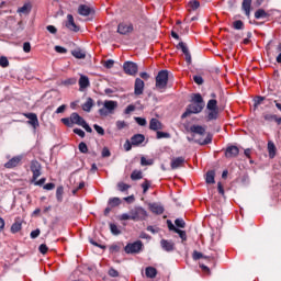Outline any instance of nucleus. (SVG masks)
I'll use <instances>...</instances> for the list:
<instances>
[{"mask_svg":"<svg viewBox=\"0 0 281 281\" xmlns=\"http://www.w3.org/2000/svg\"><path fill=\"white\" fill-rule=\"evenodd\" d=\"M241 8H243L246 16H250V14H251V0H243Z\"/></svg>","mask_w":281,"mask_h":281,"instance_id":"obj_20","label":"nucleus"},{"mask_svg":"<svg viewBox=\"0 0 281 281\" xmlns=\"http://www.w3.org/2000/svg\"><path fill=\"white\" fill-rule=\"evenodd\" d=\"M168 87V70H160L156 76V89L159 91Z\"/></svg>","mask_w":281,"mask_h":281,"instance_id":"obj_4","label":"nucleus"},{"mask_svg":"<svg viewBox=\"0 0 281 281\" xmlns=\"http://www.w3.org/2000/svg\"><path fill=\"white\" fill-rule=\"evenodd\" d=\"M123 70L127 76H137V71H139V67L134 61H125L123 64Z\"/></svg>","mask_w":281,"mask_h":281,"instance_id":"obj_7","label":"nucleus"},{"mask_svg":"<svg viewBox=\"0 0 281 281\" xmlns=\"http://www.w3.org/2000/svg\"><path fill=\"white\" fill-rule=\"evenodd\" d=\"M233 27H234V30H243V27H245V23H243L241 20H236L233 23Z\"/></svg>","mask_w":281,"mask_h":281,"instance_id":"obj_44","label":"nucleus"},{"mask_svg":"<svg viewBox=\"0 0 281 281\" xmlns=\"http://www.w3.org/2000/svg\"><path fill=\"white\" fill-rule=\"evenodd\" d=\"M186 164V158L183 156L171 159V170H177V168H183Z\"/></svg>","mask_w":281,"mask_h":281,"instance_id":"obj_13","label":"nucleus"},{"mask_svg":"<svg viewBox=\"0 0 281 281\" xmlns=\"http://www.w3.org/2000/svg\"><path fill=\"white\" fill-rule=\"evenodd\" d=\"M110 232L111 234H113V236H120V234H122V231L120 229V227H117L113 223L110 224Z\"/></svg>","mask_w":281,"mask_h":281,"instance_id":"obj_36","label":"nucleus"},{"mask_svg":"<svg viewBox=\"0 0 281 281\" xmlns=\"http://www.w3.org/2000/svg\"><path fill=\"white\" fill-rule=\"evenodd\" d=\"M95 11L93 10V8L87 5V4H80L78 7V14H80V16H89L91 14H93Z\"/></svg>","mask_w":281,"mask_h":281,"instance_id":"obj_12","label":"nucleus"},{"mask_svg":"<svg viewBox=\"0 0 281 281\" xmlns=\"http://www.w3.org/2000/svg\"><path fill=\"white\" fill-rule=\"evenodd\" d=\"M188 5L190 10H199V8L201 7V3L198 0H193V1H190Z\"/></svg>","mask_w":281,"mask_h":281,"instance_id":"obj_42","label":"nucleus"},{"mask_svg":"<svg viewBox=\"0 0 281 281\" xmlns=\"http://www.w3.org/2000/svg\"><path fill=\"white\" fill-rule=\"evenodd\" d=\"M24 117H26V120H29L26 122V124H29L30 126H32V128H34L36 131V128H38V126H41V124L38 123V115H36V113H24L23 114Z\"/></svg>","mask_w":281,"mask_h":281,"instance_id":"obj_9","label":"nucleus"},{"mask_svg":"<svg viewBox=\"0 0 281 281\" xmlns=\"http://www.w3.org/2000/svg\"><path fill=\"white\" fill-rule=\"evenodd\" d=\"M153 159H146L144 156L140 158V166H153Z\"/></svg>","mask_w":281,"mask_h":281,"instance_id":"obj_46","label":"nucleus"},{"mask_svg":"<svg viewBox=\"0 0 281 281\" xmlns=\"http://www.w3.org/2000/svg\"><path fill=\"white\" fill-rule=\"evenodd\" d=\"M146 139V136L144 134H135L131 137V142L133 146H139L140 144H144Z\"/></svg>","mask_w":281,"mask_h":281,"instance_id":"obj_18","label":"nucleus"},{"mask_svg":"<svg viewBox=\"0 0 281 281\" xmlns=\"http://www.w3.org/2000/svg\"><path fill=\"white\" fill-rule=\"evenodd\" d=\"M164 128V124L160 123L158 119H151L149 121V130L150 131H161Z\"/></svg>","mask_w":281,"mask_h":281,"instance_id":"obj_17","label":"nucleus"},{"mask_svg":"<svg viewBox=\"0 0 281 281\" xmlns=\"http://www.w3.org/2000/svg\"><path fill=\"white\" fill-rule=\"evenodd\" d=\"M120 249H121V247L117 244H113L112 246H110L111 254H117V252H120Z\"/></svg>","mask_w":281,"mask_h":281,"instance_id":"obj_55","label":"nucleus"},{"mask_svg":"<svg viewBox=\"0 0 281 281\" xmlns=\"http://www.w3.org/2000/svg\"><path fill=\"white\" fill-rule=\"evenodd\" d=\"M192 258L193 260H201V258H207V257H204L202 252L194 250L192 254Z\"/></svg>","mask_w":281,"mask_h":281,"instance_id":"obj_48","label":"nucleus"},{"mask_svg":"<svg viewBox=\"0 0 281 281\" xmlns=\"http://www.w3.org/2000/svg\"><path fill=\"white\" fill-rule=\"evenodd\" d=\"M156 137H157V139H170V133L158 131L156 133Z\"/></svg>","mask_w":281,"mask_h":281,"instance_id":"obj_37","label":"nucleus"},{"mask_svg":"<svg viewBox=\"0 0 281 281\" xmlns=\"http://www.w3.org/2000/svg\"><path fill=\"white\" fill-rule=\"evenodd\" d=\"M146 278H157V269L155 267H147L145 269Z\"/></svg>","mask_w":281,"mask_h":281,"instance_id":"obj_26","label":"nucleus"},{"mask_svg":"<svg viewBox=\"0 0 281 281\" xmlns=\"http://www.w3.org/2000/svg\"><path fill=\"white\" fill-rule=\"evenodd\" d=\"M79 151L82 153L83 155H87L89 153V147L87 146V143L81 142L78 146Z\"/></svg>","mask_w":281,"mask_h":281,"instance_id":"obj_40","label":"nucleus"},{"mask_svg":"<svg viewBox=\"0 0 281 281\" xmlns=\"http://www.w3.org/2000/svg\"><path fill=\"white\" fill-rule=\"evenodd\" d=\"M47 32H49L50 34H56L58 32V29H56V26L54 25H47L46 26Z\"/></svg>","mask_w":281,"mask_h":281,"instance_id":"obj_62","label":"nucleus"},{"mask_svg":"<svg viewBox=\"0 0 281 281\" xmlns=\"http://www.w3.org/2000/svg\"><path fill=\"white\" fill-rule=\"evenodd\" d=\"M203 109H205V101H203V97L201 93H193L191 94V104L187 106V110L181 117L184 120V117H188L189 115H196L201 113Z\"/></svg>","mask_w":281,"mask_h":281,"instance_id":"obj_1","label":"nucleus"},{"mask_svg":"<svg viewBox=\"0 0 281 281\" xmlns=\"http://www.w3.org/2000/svg\"><path fill=\"white\" fill-rule=\"evenodd\" d=\"M10 61L8 60V57H0V67H9Z\"/></svg>","mask_w":281,"mask_h":281,"instance_id":"obj_54","label":"nucleus"},{"mask_svg":"<svg viewBox=\"0 0 281 281\" xmlns=\"http://www.w3.org/2000/svg\"><path fill=\"white\" fill-rule=\"evenodd\" d=\"M238 153H240V149L233 145L226 148L225 157H227V159H232L234 157H238Z\"/></svg>","mask_w":281,"mask_h":281,"instance_id":"obj_15","label":"nucleus"},{"mask_svg":"<svg viewBox=\"0 0 281 281\" xmlns=\"http://www.w3.org/2000/svg\"><path fill=\"white\" fill-rule=\"evenodd\" d=\"M72 132L75 133V135H79V137L85 138L86 134L85 131H82L81 128H74Z\"/></svg>","mask_w":281,"mask_h":281,"instance_id":"obj_59","label":"nucleus"},{"mask_svg":"<svg viewBox=\"0 0 281 281\" xmlns=\"http://www.w3.org/2000/svg\"><path fill=\"white\" fill-rule=\"evenodd\" d=\"M195 144H200V146H207V144H212V135L207 134V136L205 137V139L201 140H194Z\"/></svg>","mask_w":281,"mask_h":281,"instance_id":"obj_34","label":"nucleus"},{"mask_svg":"<svg viewBox=\"0 0 281 281\" xmlns=\"http://www.w3.org/2000/svg\"><path fill=\"white\" fill-rule=\"evenodd\" d=\"M41 236V229L36 228L35 231L31 232V238H38Z\"/></svg>","mask_w":281,"mask_h":281,"instance_id":"obj_63","label":"nucleus"},{"mask_svg":"<svg viewBox=\"0 0 281 281\" xmlns=\"http://www.w3.org/2000/svg\"><path fill=\"white\" fill-rule=\"evenodd\" d=\"M21 159H23L21 156L11 158L8 162L4 164V168H16V166L21 164Z\"/></svg>","mask_w":281,"mask_h":281,"instance_id":"obj_19","label":"nucleus"},{"mask_svg":"<svg viewBox=\"0 0 281 281\" xmlns=\"http://www.w3.org/2000/svg\"><path fill=\"white\" fill-rule=\"evenodd\" d=\"M276 144L271 140L268 142V153H269V157L270 159H273V157H276Z\"/></svg>","mask_w":281,"mask_h":281,"instance_id":"obj_27","label":"nucleus"},{"mask_svg":"<svg viewBox=\"0 0 281 281\" xmlns=\"http://www.w3.org/2000/svg\"><path fill=\"white\" fill-rule=\"evenodd\" d=\"M142 247H144V244L142 243V240H137L127 244L124 248V251L125 254H139V251H142Z\"/></svg>","mask_w":281,"mask_h":281,"instance_id":"obj_6","label":"nucleus"},{"mask_svg":"<svg viewBox=\"0 0 281 281\" xmlns=\"http://www.w3.org/2000/svg\"><path fill=\"white\" fill-rule=\"evenodd\" d=\"M193 80H194L195 85H203V77H201V76H194Z\"/></svg>","mask_w":281,"mask_h":281,"instance_id":"obj_64","label":"nucleus"},{"mask_svg":"<svg viewBox=\"0 0 281 281\" xmlns=\"http://www.w3.org/2000/svg\"><path fill=\"white\" fill-rule=\"evenodd\" d=\"M160 247H162L164 251H175V241L168 239L160 240Z\"/></svg>","mask_w":281,"mask_h":281,"instance_id":"obj_14","label":"nucleus"},{"mask_svg":"<svg viewBox=\"0 0 281 281\" xmlns=\"http://www.w3.org/2000/svg\"><path fill=\"white\" fill-rule=\"evenodd\" d=\"M61 122L65 124V126H68V128L74 127V124H77V126H81L85 122V119L80 116V114L74 112L70 114V117H64L61 119Z\"/></svg>","mask_w":281,"mask_h":281,"instance_id":"obj_2","label":"nucleus"},{"mask_svg":"<svg viewBox=\"0 0 281 281\" xmlns=\"http://www.w3.org/2000/svg\"><path fill=\"white\" fill-rule=\"evenodd\" d=\"M91 109H93V99L88 98L87 102L82 105V110L86 111V113H90Z\"/></svg>","mask_w":281,"mask_h":281,"instance_id":"obj_28","label":"nucleus"},{"mask_svg":"<svg viewBox=\"0 0 281 281\" xmlns=\"http://www.w3.org/2000/svg\"><path fill=\"white\" fill-rule=\"evenodd\" d=\"M64 192H65V190L63 189V187H58L56 190V199L59 203L63 202Z\"/></svg>","mask_w":281,"mask_h":281,"instance_id":"obj_39","label":"nucleus"},{"mask_svg":"<svg viewBox=\"0 0 281 281\" xmlns=\"http://www.w3.org/2000/svg\"><path fill=\"white\" fill-rule=\"evenodd\" d=\"M89 85H90L89 77L81 75L80 79H79L80 91H82V89H87V87H89Z\"/></svg>","mask_w":281,"mask_h":281,"instance_id":"obj_22","label":"nucleus"},{"mask_svg":"<svg viewBox=\"0 0 281 281\" xmlns=\"http://www.w3.org/2000/svg\"><path fill=\"white\" fill-rule=\"evenodd\" d=\"M262 102H265V97H256V98H255V104H254V106H255V108L260 106V104H262Z\"/></svg>","mask_w":281,"mask_h":281,"instance_id":"obj_57","label":"nucleus"},{"mask_svg":"<svg viewBox=\"0 0 281 281\" xmlns=\"http://www.w3.org/2000/svg\"><path fill=\"white\" fill-rule=\"evenodd\" d=\"M117 188H119L120 192H126V190H128V188H131V186H128V184H126L124 182H120L117 184Z\"/></svg>","mask_w":281,"mask_h":281,"instance_id":"obj_49","label":"nucleus"},{"mask_svg":"<svg viewBox=\"0 0 281 281\" xmlns=\"http://www.w3.org/2000/svg\"><path fill=\"white\" fill-rule=\"evenodd\" d=\"M38 251H40V254H43V256H45V254H47V251H49V248L47 247V245L42 244L38 247Z\"/></svg>","mask_w":281,"mask_h":281,"instance_id":"obj_51","label":"nucleus"},{"mask_svg":"<svg viewBox=\"0 0 281 281\" xmlns=\"http://www.w3.org/2000/svg\"><path fill=\"white\" fill-rule=\"evenodd\" d=\"M175 225L176 227H180V229H186V221L183 218H177Z\"/></svg>","mask_w":281,"mask_h":281,"instance_id":"obj_43","label":"nucleus"},{"mask_svg":"<svg viewBox=\"0 0 281 281\" xmlns=\"http://www.w3.org/2000/svg\"><path fill=\"white\" fill-rule=\"evenodd\" d=\"M67 22H66V27H68V30H71V32H79L80 27H78V25H76V22L74 21V15L68 14L67 15Z\"/></svg>","mask_w":281,"mask_h":281,"instance_id":"obj_16","label":"nucleus"},{"mask_svg":"<svg viewBox=\"0 0 281 281\" xmlns=\"http://www.w3.org/2000/svg\"><path fill=\"white\" fill-rule=\"evenodd\" d=\"M218 119V110H211V112L207 115L209 122H212V120Z\"/></svg>","mask_w":281,"mask_h":281,"instance_id":"obj_38","label":"nucleus"},{"mask_svg":"<svg viewBox=\"0 0 281 281\" xmlns=\"http://www.w3.org/2000/svg\"><path fill=\"white\" fill-rule=\"evenodd\" d=\"M122 204V200H120V198H111L108 202V205L110 207H117V205Z\"/></svg>","mask_w":281,"mask_h":281,"instance_id":"obj_33","label":"nucleus"},{"mask_svg":"<svg viewBox=\"0 0 281 281\" xmlns=\"http://www.w3.org/2000/svg\"><path fill=\"white\" fill-rule=\"evenodd\" d=\"M116 128L122 131V128H126V123L124 121H116Z\"/></svg>","mask_w":281,"mask_h":281,"instance_id":"obj_60","label":"nucleus"},{"mask_svg":"<svg viewBox=\"0 0 281 281\" xmlns=\"http://www.w3.org/2000/svg\"><path fill=\"white\" fill-rule=\"evenodd\" d=\"M94 131L98 133V135L103 136L104 135V128L98 124L93 125Z\"/></svg>","mask_w":281,"mask_h":281,"instance_id":"obj_52","label":"nucleus"},{"mask_svg":"<svg viewBox=\"0 0 281 281\" xmlns=\"http://www.w3.org/2000/svg\"><path fill=\"white\" fill-rule=\"evenodd\" d=\"M134 120L138 124V126H146L147 124L146 119L144 117L136 116Z\"/></svg>","mask_w":281,"mask_h":281,"instance_id":"obj_50","label":"nucleus"},{"mask_svg":"<svg viewBox=\"0 0 281 281\" xmlns=\"http://www.w3.org/2000/svg\"><path fill=\"white\" fill-rule=\"evenodd\" d=\"M143 193L146 194L148 192V189L150 188V182L148 180H145L142 184Z\"/></svg>","mask_w":281,"mask_h":281,"instance_id":"obj_56","label":"nucleus"},{"mask_svg":"<svg viewBox=\"0 0 281 281\" xmlns=\"http://www.w3.org/2000/svg\"><path fill=\"white\" fill-rule=\"evenodd\" d=\"M217 104L218 102L216 101V99H211L207 102L206 109H209V111H218Z\"/></svg>","mask_w":281,"mask_h":281,"instance_id":"obj_30","label":"nucleus"},{"mask_svg":"<svg viewBox=\"0 0 281 281\" xmlns=\"http://www.w3.org/2000/svg\"><path fill=\"white\" fill-rule=\"evenodd\" d=\"M119 34H130V32H133V26H128L126 24H119L117 27Z\"/></svg>","mask_w":281,"mask_h":281,"instance_id":"obj_21","label":"nucleus"},{"mask_svg":"<svg viewBox=\"0 0 281 281\" xmlns=\"http://www.w3.org/2000/svg\"><path fill=\"white\" fill-rule=\"evenodd\" d=\"M108 273H109L110 278H119L120 277V272H117V270H115L114 268H111Z\"/></svg>","mask_w":281,"mask_h":281,"instance_id":"obj_58","label":"nucleus"},{"mask_svg":"<svg viewBox=\"0 0 281 281\" xmlns=\"http://www.w3.org/2000/svg\"><path fill=\"white\" fill-rule=\"evenodd\" d=\"M177 48L181 49V52L184 54L187 65H192V55L190 54V50L188 49L186 43L180 42Z\"/></svg>","mask_w":281,"mask_h":281,"instance_id":"obj_10","label":"nucleus"},{"mask_svg":"<svg viewBox=\"0 0 281 281\" xmlns=\"http://www.w3.org/2000/svg\"><path fill=\"white\" fill-rule=\"evenodd\" d=\"M115 109H117V101L105 100L103 102V108L99 110V114L106 117V115H112V113L115 112Z\"/></svg>","mask_w":281,"mask_h":281,"instance_id":"obj_3","label":"nucleus"},{"mask_svg":"<svg viewBox=\"0 0 281 281\" xmlns=\"http://www.w3.org/2000/svg\"><path fill=\"white\" fill-rule=\"evenodd\" d=\"M176 234L179 235V237L181 238L182 243L188 240V234L186 233V231H181V229H176L175 232Z\"/></svg>","mask_w":281,"mask_h":281,"instance_id":"obj_41","label":"nucleus"},{"mask_svg":"<svg viewBox=\"0 0 281 281\" xmlns=\"http://www.w3.org/2000/svg\"><path fill=\"white\" fill-rule=\"evenodd\" d=\"M120 221H133V215L132 213H123L122 215L119 216Z\"/></svg>","mask_w":281,"mask_h":281,"instance_id":"obj_45","label":"nucleus"},{"mask_svg":"<svg viewBox=\"0 0 281 281\" xmlns=\"http://www.w3.org/2000/svg\"><path fill=\"white\" fill-rule=\"evenodd\" d=\"M114 65H115V60L108 59L104 61L103 67H105V69H113Z\"/></svg>","mask_w":281,"mask_h":281,"instance_id":"obj_47","label":"nucleus"},{"mask_svg":"<svg viewBox=\"0 0 281 281\" xmlns=\"http://www.w3.org/2000/svg\"><path fill=\"white\" fill-rule=\"evenodd\" d=\"M263 120H266V122H273L276 120V114H263L262 115Z\"/></svg>","mask_w":281,"mask_h":281,"instance_id":"obj_53","label":"nucleus"},{"mask_svg":"<svg viewBox=\"0 0 281 281\" xmlns=\"http://www.w3.org/2000/svg\"><path fill=\"white\" fill-rule=\"evenodd\" d=\"M30 168L31 172H33L32 181H36V179H38V177L43 175V166L41 165V162H38V160H32Z\"/></svg>","mask_w":281,"mask_h":281,"instance_id":"obj_8","label":"nucleus"},{"mask_svg":"<svg viewBox=\"0 0 281 281\" xmlns=\"http://www.w3.org/2000/svg\"><path fill=\"white\" fill-rule=\"evenodd\" d=\"M130 214H132V221H146L148 216V212L144 210L142 206H135L130 211Z\"/></svg>","mask_w":281,"mask_h":281,"instance_id":"obj_5","label":"nucleus"},{"mask_svg":"<svg viewBox=\"0 0 281 281\" xmlns=\"http://www.w3.org/2000/svg\"><path fill=\"white\" fill-rule=\"evenodd\" d=\"M55 52H57V54H67V48L63 46H55Z\"/></svg>","mask_w":281,"mask_h":281,"instance_id":"obj_61","label":"nucleus"},{"mask_svg":"<svg viewBox=\"0 0 281 281\" xmlns=\"http://www.w3.org/2000/svg\"><path fill=\"white\" fill-rule=\"evenodd\" d=\"M255 19H269V13L265 9H259L255 12Z\"/></svg>","mask_w":281,"mask_h":281,"instance_id":"obj_31","label":"nucleus"},{"mask_svg":"<svg viewBox=\"0 0 281 281\" xmlns=\"http://www.w3.org/2000/svg\"><path fill=\"white\" fill-rule=\"evenodd\" d=\"M71 54L75 58H78L79 60L87 58V53H85V50L80 48L72 50Z\"/></svg>","mask_w":281,"mask_h":281,"instance_id":"obj_24","label":"nucleus"},{"mask_svg":"<svg viewBox=\"0 0 281 281\" xmlns=\"http://www.w3.org/2000/svg\"><path fill=\"white\" fill-rule=\"evenodd\" d=\"M149 210H151L154 214H164V207L158 203L150 204Z\"/></svg>","mask_w":281,"mask_h":281,"instance_id":"obj_25","label":"nucleus"},{"mask_svg":"<svg viewBox=\"0 0 281 281\" xmlns=\"http://www.w3.org/2000/svg\"><path fill=\"white\" fill-rule=\"evenodd\" d=\"M215 177H216V172L214 170L207 171L205 182L206 183H216V181L214 180Z\"/></svg>","mask_w":281,"mask_h":281,"instance_id":"obj_29","label":"nucleus"},{"mask_svg":"<svg viewBox=\"0 0 281 281\" xmlns=\"http://www.w3.org/2000/svg\"><path fill=\"white\" fill-rule=\"evenodd\" d=\"M190 132L195 133V135H205V128L201 125H192Z\"/></svg>","mask_w":281,"mask_h":281,"instance_id":"obj_23","label":"nucleus"},{"mask_svg":"<svg viewBox=\"0 0 281 281\" xmlns=\"http://www.w3.org/2000/svg\"><path fill=\"white\" fill-rule=\"evenodd\" d=\"M22 229L21 221H15L11 226V233L12 234H19Z\"/></svg>","mask_w":281,"mask_h":281,"instance_id":"obj_32","label":"nucleus"},{"mask_svg":"<svg viewBox=\"0 0 281 281\" xmlns=\"http://www.w3.org/2000/svg\"><path fill=\"white\" fill-rule=\"evenodd\" d=\"M144 80L136 78L134 83V95H144Z\"/></svg>","mask_w":281,"mask_h":281,"instance_id":"obj_11","label":"nucleus"},{"mask_svg":"<svg viewBox=\"0 0 281 281\" xmlns=\"http://www.w3.org/2000/svg\"><path fill=\"white\" fill-rule=\"evenodd\" d=\"M143 173L142 171L139 170H134L132 173H131V179L132 181H139V179H143Z\"/></svg>","mask_w":281,"mask_h":281,"instance_id":"obj_35","label":"nucleus"}]
</instances>
